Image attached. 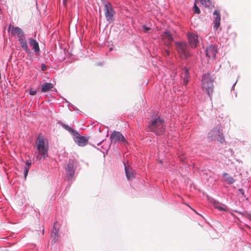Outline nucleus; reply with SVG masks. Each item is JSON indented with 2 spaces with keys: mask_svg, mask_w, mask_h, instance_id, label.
I'll return each mask as SVG.
<instances>
[{
  "mask_svg": "<svg viewBox=\"0 0 251 251\" xmlns=\"http://www.w3.org/2000/svg\"><path fill=\"white\" fill-rule=\"evenodd\" d=\"M38 151L36 158L39 160L44 159L48 156V146L46 145L43 137L39 136L36 142Z\"/></svg>",
  "mask_w": 251,
  "mask_h": 251,
  "instance_id": "f257e3e1",
  "label": "nucleus"
},
{
  "mask_svg": "<svg viewBox=\"0 0 251 251\" xmlns=\"http://www.w3.org/2000/svg\"><path fill=\"white\" fill-rule=\"evenodd\" d=\"M214 77L209 73L203 75L202 77V89L210 97L213 92Z\"/></svg>",
  "mask_w": 251,
  "mask_h": 251,
  "instance_id": "f03ea898",
  "label": "nucleus"
},
{
  "mask_svg": "<svg viewBox=\"0 0 251 251\" xmlns=\"http://www.w3.org/2000/svg\"><path fill=\"white\" fill-rule=\"evenodd\" d=\"M148 128L150 131L153 132L158 135H161L165 131L163 121L160 118H156L153 120L151 123L148 126Z\"/></svg>",
  "mask_w": 251,
  "mask_h": 251,
  "instance_id": "7ed1b4c3",
  "label": "nucleus"
},
{
  "mask_svg": "<svg viewBox=\"0 0 251 251\" xmlns=\"http://www.w3.org/2000/svg\"><path fill=\"white\" fill-rule=\"evenodd\" d=\"M208 137L214 141L223 143L225 139L223 134L222 126L220 124L216 125L209 132Z\"/></svg>",
  "mask_w": 251,
  "mask_h": 251,
  "instance_id": "20e7f679",
  "label": "nucleus"
},
{
  "mask_svg": "<svg viewBox=\"0 0 251 251\" xmlns=\"http://www.w3.org/2000/svg\"><path fill=\"white\" fill-rule=\"evenodd\" d=\"M176 50L179 57L182 59H186L190 54L188 51V47L185 43L176 42Z\"/></svg>",
  "mask_w": 251,
  "mask_h": 251,
  "instance_id": "39448f33",
  "label": "nucleus"
},
{
  "mask_svg": "<svg viewBox=\"0 0 251 251\" xmlns=\"http://www.w3.org/2000/svg\"><path fill=\"white\" fill-rule=\"evenodd\" d=\"M103 10L106 20L109 23H113L116 12L112 8V5L109 2L105 3Z\"/></svg>",
  "mask_w": 251,
  "mask_h": 251,
  "instance_id": "423d86ee",
  "label": "nucleus"
},
{
  "mask_svg": "<svg viewBox=\"0 0 251 251\" xmlns=\"http://www.w3.org/2000/svg\"><path fill=\"white\" fill-rule=\"evenodd\" d=\"M8 30L11 32L12 36H16L18 39L25 36L24 32L21 28L18 26H14L11 24L9 25Z\"/></svg>",
  "mask_w": 251,
  "mask_h": 251,
  "instance_id": "0eeeda50",
  "label": "nucleus"
},
{
  "mask_svg": "<svg viewBox=\"0 0 251 251\" xmlns=\"http://www.w3.org/2000/svg\"><path fill=\"white\" fill-rule=\"evenodd\" d=\"M110 139L112 142L114 143L121 141L126 142V139L124 136L119 131H114L110 136Z\"/></svg>",
  "mask_w": 251,
  "mask_h": 251,
  "instance_id": "6e6552de",
  "label": "nucleus"
},
{
  "mask_svg": "<svg viewBox=\"0 0 251 251\" xmlns=\"http://www.w3.org/2000/svg\"><path fill=\"white\" fill-rule=\"evenodd\" d=\"M76 169V164L74 161H71L69 162L66 168V170L67 172L68 175L72 178L75 174V172Z\"/></svg>",
  "mask_w": 251,
  "mask_h": 251,
  "instance_id": "1a4fd4ad",
  "label": "nucleus"
},
{
  "mask_svg": "<svg viewBox=\"0 0 251 251\" xmlns=\"http://www.w3.org/2000/svg\"><path fill=\"white\" fill-rule=\"evenodd\" d=\"M75 136L74 141L79 146H85L88 144V139L87 138L84 136H80L79 134Z\"/></svg>",
  "mask_w": 251,
  "mask_h": 251,
  "instance_id": "9d476101",
  "label": "nucleus"
},
{
  "mask_svg": "<svg viewBox=\"0 0 251 251\" xmlns=\"http://www.w3.org/2000/svg\"><path fill=\"white\" fill-rule=\"evenodd\" d=\"M217 52V48L215 46H209L206 49V54L209 58H215Z\"/></svg>",
  "mask_w": 251,
  "mask_h": 251,
  "instance_id": "9b49d317",
  "label": "nucleus"
},
{
  "mask_svg": "<svg viewBox=\"0 0 251 251\" xmlns=\"http://www.w3.org/2000/svg\"><path fill=\"white\" fill-rule=\"evenodd\" d=\"M187 36L190 45L192 48H196L198 43V36L193 33L188 34Z\"/></svg>",
  "mask_w": 251,
  "mask_h": 251,
  "instance_id": "f8f14e48",
  "label": "nucleus"
},
{
  "mask_svg": "<svg viewBox=\"0 0 251 251\" xmlns=\"http://www.w3.org/2000/svg\"><path fill=\"white\" fill-rule=\"evenodd\" d=\"M162 39L164 41V44L167 46H171L173 39L171 34L170 32H165L162 35Z\"/></svg>",
  "mask_w": 251,
  "mask_h": 251,
  "instance_id": "ddd939ff",
  "label": "nucleus"
},
{
  "mask_svg": "<svg viewBox=\"0 0 251 251\" xmlns=\"http://www.w3.org/2000/svg\"><path fill=\"white\" fill-rule=\"evenodd\" d=\"M214 15H215V17L214 18V20L213 21L214 25V28L215 29H217L219 26L220 25V21H221V17H220V14L219 11L218 10H215L213 12Z\"/></svg>",
  "mask_w": 251,
  "mask_h": 251,
  "instance_id": "4468645a",
  "label": "nucleus"
},
{
  "mask_svg": "<svg viewBox=\"0 0 251 251\" xmlns=\"http://www.w3.org/2000/svg\"><path fill=\"white\" fill-rule=\"evenodd\" d=\"M28 42L29 45L32 47V49L36 53L37 52H39L40 48L39 44L35 40L33 39L32 38H30L28 39Z\"/></svg>",
  "mask_w": 251,
  "mask_h": 251,
  "instance_id": "2eb2a0df",
  "label": "nucleus"
},
{
  "mask_svg": "<svg viewBox=\"0 0 251 251\" xmlns=\"http://www.w3.org/2000/svg\"><path fill=\"white\" fill-rule=\"evenodd\" d=\"M18 41L20 43V45L21 47L25 50V51L27 53L30 52V50L28 48V45L25 40V36H24V37L20 38L18 39Z\"/></svg>",
  "mask_w": 251,
  "mask_h": 251,
  "instance_id": "dca6fc26",
  "label": "nucleus"
},
{
  "mask_svg": "<svg viewBox=\"0 0 251 251\" xmlns=\"http://www.w3.org/2000/svg\"><path fill=\"white\" fill-rule=\"evenodd\" d=\"M54 85L51 83L45 82L41 85V90L43 93H45L53 88Z\"/></svg>",
  "mask_w": 251,
  "mask_h": 251,
  "instance_id": "f3484780",
  "label": "nucleus"
},
{
  "mask_svg": "<svg viewBox=\"0 0 251 251\" xmlns=\"http://www.w3.org/2000/svg\"><path fill=\"white\" fill-rule=\"evenodd\" d=\"M126 176L128 180H132L134 177V174L132 169L125 166Z\"/></svg>",
  "mask_w": 251,
  "mask_h": 251,
  "instance_id": "a211bd4d",
  "label": "nucleus"
},
{
  "mask_svg": "<svg viewBox=\"0 0 251 251\" xmlns=\"http://www.w3.org/2000/svg\"><path fill=\"white\" fill-rule=\"evenodd\" d=\"M181 77L183 79V84L184 85H186L188 82L189 77V72L188 70L186 68H184L182 73Z\"/></svg>",
  "mask_w": 251,
  "mask_h": 251,
  "instance_id": "6ab92c4d",
  "label": "nucleus"
},
{
  "mask_svg": "<svg viewBox=\"0 0 251 251\" xmlns=\"http://www.w3.org/2000/svg\"><path fill=\"white\" fill-rule=\"evenodd\" d=\"M223 176L224 181L229 184H233L235 182V180L233 178L226 173H224L223 174Z\"/></svg>",
  "mask_w": 251,
  "mask_h": 251,
  "instance_id": "aec40b11",
  "label": "nucleus"
},
{
  "mask_svg": "<svg viewBox=\"0 0 251 251\" xmlns=\"http://www.w3.org/2000/svg\"><path fill=\"white\" fill-rule=\"evenodd\" d=\"M61 125L64 129L68 131L69 132L72 133L74 135H78V133L77 131H75L69 126L63 123H61Z\"/></svg>",
  "mask_w": 251,
  "mask_h": 251,
  "instance_id": "412c9836",
  "label": "nucleus"
},
{
  "mask_svg": "<svg viewBox=\"0 0 251 251\" xmlns=\"http://www.w3.org/2000/svg\"><path fill=\"white\" fill-rule=\"evenodd\" d=\"M224 206L225 207H223L221 205L219 204L218 203L216 202L215 200H214L213 206L215 208H216L219 210L220 211H226V206Z\"/></svg>",
  "mask_w": 251,
  "mask_h": 251,
  "instance_id": "4be33fe9",
  "label": "nucleus"
},
{
  "mask_svg": "<svg viewBox=\"0 0 251 251\" xmlns=\"http://www.w3.org/2000/svg\"><path fill=\"white\" fill-rule=\"evenodd\" d=\"M198 1H200L201 4L204 5L205 7L208 6V3H210V0H196V2H198Z\"/></svg>",
  "mask_w": 251,
  "mask_h": 251,
  "instance_id": "5701e85b",
  "label": "nucleus"
},
{
  "mask_svg": "<svg viewBox=\"0 0 251 251\" xmlns=\"http://www.w3.org/2000/svg\"><path fill=\"white\" fill-rule=\"evenodd\" d=\"M197 2H196V1H195V3L193 6V11L195 13L199 14L200 13L201 11L197 5Z\"/></svg>",
  "mask_w": 251,
  "mask_h": 251,
  "instance_id": "b1692460",
  "label": "nucleus"
},
{
  "mask_svg": "<svg viewBox=\"0 0 251 251\" xmlns=\"http://www.w3.org/2000/svg\"><path fill=\"white\" fill-rule=\"evenodd\" d=\"M28 170H29V167H25L24 168V176H25V178H26V177L27 175V174L28 172Z\"/></svg>",
  "mask_w": 251,
  "mask_h": 251,
  "instance_id": "393cba45",
  "label": "nucleus"
},
{
  "mask_svg": "<svg viewBox=\"0 0 251 251\" xmlns=\"http://www.w3.org/2000/svg\"><path fill=\"white\" fill-rule=\"evenodd\" d=\"M36 93H37V91L36 90H33L32 88L29 90V94L31 95H35L36 94Z\"/></svg>",
  "mask_w": 251,
  "mask_h": 251,
  "instance_id": "a878e982",
  "label": "nucleus"
},
{
  "mask_svg": "<svg viewBox=\"0 0 251 251\" xmlns=\"http://www.w3.org/2000/svg\"><path fill=\"white\" fill-rule=\"evenodd\" d=\"M143 30L144 32H147L148 31H149L151 28H149V27H148L145 25H143Z\"/></svg>",
  "mask_w": 251,
  "mask_h": 251,
  "instance_id": "bb28decb",
  "label": "nucleus"
},
{
  "mask_svg": "<svg viewBox=\"0 0 251 251\" xmlns=\"http://www.w3.org/2000/svg\"><path fill=\"white\" fill-rule=\"evenodd\" d=\"M41 69L42 71H45L47 70V67L45 64H43L41 65Z\"/></svg>",
  "mask_w": 251,
  "mask_h": 251,
  "instance_id": "cd10ccee",
  "label": "nucleus"
},
{
  "mask_svg": "<svg viewBox=\"0 0 251 251\" xmlns=\"http://www.w3.org/2000/svg\"><path fill=\"white\" fill-rule=\"evenodd\" d=\"M169 53H170L169 51L168 50L166 49L165 52H164V55L165 56H168L169 55Z\"/></svg>",
  "mask_w": 251,
  "mask_h": 251,
  "instance_id": "c85d7f7f",
  "label": "nucleus"
},
{
  "mask_svg": "<svg viewBox=\"0 0 251 251\" xmlns=\"http://www.w3.org/2000/svg\"><path fill=\"white\" fill-rule=\"evenodd\" d=\"M239 191L243 195H244V191L243 189H239Z\"/></svg>",
  "mask_w": 251,
  "mask_h": 251,
  "instance_id": "c756f323",
  "label": "nucleus"
},
{
  "mask_svg": "<svg viewBox=\"0 0 251 251\" xmlns=\"http://www.w3.org/2000/svg\"><path fill=\"white\" fill-rule=\"evenodd\" d=\"M248 219L251 221V214H248L247 216Z\"/></svg>",
  "mask_w": 251,
  "mask_h": 251,
  "instance_id": "7c9ffc66",
  "label": "nucleus"
},
{
  "mask_svg": "<svg viewBox=\"0 0 251 251\" xmlns=\"http://www.w3.org/2000/svg\"><path fill=\"white\" fill-rule=\"evenodd\" d=\"M26 163L28 165V167H29V166L30 165L31 163H29L28 161L26 162Z\"/></svg>",
  "mask_w": 251,
  "mask_h": 251,
  "instance_id": "2f4dec72",
  "label": "nucleus"
}]
</instances>
